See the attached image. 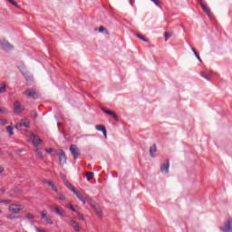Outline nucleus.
Wrapping results in <instances>:
<instances>
[{
  "label": "nucleus",
  "instance_id": "obj_1",
  "mask_svg": "<svg viewBox=\"0 0 232 232\" xmlns=\"http://www.w3.org/2000/svg\"><path fill=\"white\" fill-rule=\"evenodd\" d=\"M24 95L25 97H28V99H38L39 98V92H37V89L31 88L27 89L24 92Z\"/></svg>",
  "mask_w": 232,
  "mask_h": 232
},
{
  "label": "nucleus",
  "instance_id": "obj_2",
  "mask_svg": "<svg viewBox=\"0 0 232 232\" xmlns=\"http://www.w3.org/2000/svg\"><path fill=\"white\" fill-rule=\"evenodd\" d=\"M8 209L11 213H14V215H19L21 211L24 209V207L21 204H11L9 205Z\"/></svg>",
  "mask_w": 232,
  "mask_h": 232
},
{
  "label": "nucleus",
  "instance_id": "obj_3",
  "mask_svg": "<svg viewBox=\"0 0 232 232\" xmlns=\"http://www.w3.org/2000/svg\"><path fill=\"white\" fill-rule=\"evenodd\" d=\"M49 209L56 215H59V217H66V211L57 206H49Z\"/></svg>",
  "mask_w": 232,
  "mask_h": 232
},
{
  "label": "nucleus",
  "instance_id": "obj_4",
  "mask_svg": "<svg viewBox=\"0 0 232 232\" xmlns=\"http://www.w3.org/2000/svg\"><path fill=\"white\" fill-rule=\"evenodd\" d=\"M14 111L15 115H21L24 111V107L19 102V101L14 102Z\"/></svg>",
  "mask_w": 232,
  "mask_h": 232
},
{
  "label": "nucleus",
  "instance_id": "obj_5",
  "mask_svg": "<svg viewBox=\"0 0 232 232\" xmlns=\"http://www.w3.org/2000/svg\"><path fill=\"white\" fill-rule=\"evenodd\" d=\"M71 151V155H72L73 159H77L78 157H81V150L77 147V145L72 144L69 148Z\"/></svg>",
  "mask_w": 232,
  "mask_h": 232
},
{
  "label": "nucleus",
  "instance_id": "obj_6",
  "mask_svg": "<svg viewBox=\"0 0 232 232\" xmlns=\"http://www.w3.org/2000/svg\"><path fill=\"white\" fill-rule=\"evenodd\" d=\"M57 156L60 165L64 166V164H66L68 160V159L66 158V153H64L63 150H60L59 152H57Z\"/></svg>",
  "mask_w": 232,
  "mask_h": 232
},
{
  "label": "nucleus",
  "instance_id": "obj_7",
  "mask_svg": "<svg viewBox=\"0 0 232 232\" xmlns=\"http://www.w3.org/2000/svg\"><path fill=\"white\" fill-rule=\"evenodd\" d=\"M222 232H232V218H229L223 227H220Z\"/></svg>",
  "mask_w": 232,
  "mask_h": 232
},
{
  "label": "nucleus",
  "instance_id": "obj_8",
  "mask_svg": "<svg viewBox=\"0 0 232 232\" xmlns=\"http://www.w3.org/2000/svg\"><path fill=\"white\" fill-rule=\"evenodd\" d=\"M0 46L5 52L14 50V45H11L6 40L0 41Z\"/></svg>",
  "mask_w": 232,
  "mask_h": 232
},
{
  "label": "nucleus",
  "instance_id": "obj_9",
  "mask_svg": "<svg viewBox=\"0 0 232 232\" xmlns=\"http://www.w3.org/2000/svg\"><path fill=\"white\" fill-rule=\"evenodd\" d=\"M41 217H42L43 220H44V222H46V224H49L50 226H53V221L48 216V212H46V210L42 211Z\"/></svg>",
  "mask_w": 232,
  "mask_h": 232
},
{
  "label": "nucleus",
  "instance_id": "obj_10",
  "mask_svg": "<svg viewBox=\"0 0 232 232\" xmlns=\"http://www.w3.org/2000/svg\"><path fill=\"white\" fill-rule=\"evenodd\" d=\"M161 173H169V160H167L160 167Z\"/></svg>",
  "mask_w": 232,
  "mask_h": 232
},
{
  "label": "nucleus",
  "instance_id": "obj_11",
  "mask_svg": "<svg viewBox=\"0 0 232 232\" xmlns=\"http://www.w3.org/2000/svg\"><path fill=\"white\" fill-rule=\"evenodd\" d=\"M202 10L205 12V14L209 17V19L213 18V13H211V10L208 5H206L204 3L200 5Z\"/></svg>",
  "mask_w": 232,
  "mask_h": 232
},
{
  "label": "nucleus",
  "instance_id": "obj_12",
  "mask_svg": "<svg viewBox=\"0 0 232 232\" xmlns=\"http://www.w3.org/2000/svg\"><path fill=\"white\" fill-rule=\"evenodd\" d=\"M31 139H33L34 146H41V144H43V140H41L39 137H36L34 133L31 134Z\"/></svg>",
  "mask_w": 232,
  "mask_h": 232
},
{
  "label": "nucleus",
  "instance_id": "obj_13",
  "mask_svg": "<svg viewBox=\"0 0 232 232\" xmlns=\"http://www.w3.org/2000/svg\"><path fill=\"white\" fill-rule=\"evenodd\" d=\"M71 191H72V193H74V195H76L77 198H79V200L81 202H82V204H86V199H84V197H82V195H81V192H78L75 189V187H73L72 188H71Z\"/></svg>",
  "mask_w": 232,
  "mask_h": 232
},
{
  "label": "nucleus",
  "instance_id": "obj_14",
  "mask_svg": "<svg viewBox=\"0 0 232 232\" xmlns=\"http://www.w3.org/2000/svg\"><path fill=\"white\" fill-rule=\"evenodd\" d=\"M23 126H24V128H30V122L24 120H22V121L16 125H14V128L16 130H21V128H23Z\"/></svg>",
  "mask_w": 232,
  "mask_h": 232
},
{
  "label": "nucleus",
  "instance_id": "obj_15",
  "mask_svg": "<svg viewBox=\"0 0 232 232\" xmlns=\"http://www.w3.org/2000/svg\"><path fill=\"white\" fill-rule=\"evenodd\" d=\"M61 179H62L63 184H65V186L69 189H72L73 188V185H72V183H70V181H68V179H66V176L64 174H61Z\"/></svg>",
  "mask_w": 232,
  "mask_h": 232
},
{
  "label": "nucleus",
  "instance_id": "obj_16",
  "mask_svg": "<svg viewBox=\"0 0 232 232\" xmlns=\"http://www.w3.org/2000/svg\"><path fill=\"white\" fill-rule=\"evenodd\" d=\"M70 226H72V227L74 229V231L79 232L81 231V226H79V223H77V221L75 220H71L69 222Z\"/></svg>",
  "mask_w": 232,
  "mask_h": 232
},
{
  "label": "nucleus",
  "instance_id": "obj_17",
  "mask_svg": "<svg viewBox=\"0 0 232 232\" xmlns=\"http://www.w3.org/2000/svg\"><path fill=\"white\" fill-rule=\"evenodd\" d=\"M92 208L94 209L96 215L101 218H102V209L101 208V207L97 206V205H92Z\"/></svg>",
  "mask_w": 232,
  "mask_h": 232
},
{
  "label": "nucleus",
  "instance_id": "obj_18",
  "mask_svg": "<svg viewBox=\"0 0 232 232\" xmlns=\"http://www.w3.org/2000/svg\"><path fill=\"white\" fill-rule=\"evenodd\" d=\"M150 153L152 159H155V153H157V145L153 144L150 147Z\"/></svg>",
  "mask_w": 232,
  "mask_h": 232
},
{
  "label": "nucleus",
  "instance_id": "obj_19",
  "mask_svg": "<svg viewBox=\"0 0 232 232\" xmlns=\"http://www.w3.org/2000/svg\"><path fill=\"white\" fill-rule=\"evenodd\" d=\"M96 130L98 131H102L103 133V137H107V134H106V127L104 125H96Z\"/></svg>",
  "mask_w": 232,
  "mask_h": 232
},
{
  "label": "nucleus",
  "instance_id": "obj_20",
  "mask_svg": "<svg viewBox=\"0 0 232 232\" xmlns=\"http://www.w3.org/2000/svg\"><path fill=\"white\" fill-rule=\"evenodd\" d=\"M45 184H48V186H50V188H52L53 191H54L55 193H57V191H59L57 189V187H55V184H53V182H52L50 180H45Z\"/></svg>",
  "mask_w": 232,
  "mask_h": 232
},
{
  "label": "nucleus",
  "instance_id": "obj_21",
  "mask_svg": "<svg viewBox=\"0 0 232 232\" xmlns=\"http://www.w3.org/2000/svg\"><path fill=\"white\" fill-rule=\"evenodd\" d=\"M85 177H86V179H87V180H92V179H93V177H94V174H93V172L89 171V172H87V173L85 174Z\"/></svg>",
  "mask_w": 232,
  "mask_h": 232
},
{
  "label": "nucleus",
  "instance_id": "obj_22",
  "mask_svg": "<svg viewBox=\"0 0 232 232\" xmlns=\"http://www.w3.org/2000/svg\"><path fill=\"white\" fill-rule=\"evenodd\" d=\"M192 52L195 57H197V59L199 61V63H202V59L200 58V55L198 54V53H197V50H195V48H192Z\"/></svg>",
  "mask_w": 232,
  "mask_h": 232
},
{
  "label": "nucleus",
  "instance_id": "obj_23",
  "mask_svg": "<svg viewBox=\"0 0 232 232\" xmlns=\"http://www.w3.org/2000/svg\"><path fill=\"white\" fill-rule=\"evenodd\" d=\"M5 129H6V131H8L9 136L12 137V135H14V127L7 126Z\"/></svg>",
  "mask_w": 232,
  "mask_h": 232
},
{
  "label": "nucleus",
  "instance_id": "obj_24",
  "mask_svg": "<svg viewBox=\"0 0 232 232\" xmlns=\"http://www.w3.org/2000/svg\"><path fill=\"white\" fill-rule=\"evenodd\" d=\"M135 35H136V37H138V39H140V41H143L144 43H148V39H146L141 34H136Z\"/></svg>",
  "mask_w": 232,
  "mask_h": 232
},
{
  "label": "nucleus",
  "instance_id": "obj_25",
  "mask_svg": "<svg viewBox=\"0 0 232 232\" xmlns=\"http://www.w3.org/2000/svg\"><path fill=\"white\" fill-rule=\"evenodd\" d=\"M6 92V84L2 83L0 86V93H5Z\"/></svg>",
  "mask_w": 232,
  "mask_h": 232
},
{
  "label": "nucleus",
  "instance_id": "obj_26",
  "mask_svg": "<svg viewBox=\"0 0 232 232\" xmlns=\"http://www.w3.org/2000/svg\"><path fill=\"white\" fill-rule=\"evenodd\" d=\"M25 218H27L28 220H34V218H35V216H34V214H25Z\"/></svg>",
  "mask_w": 232,
  "mask_h": 232
},
{
  "label": "nucleus",
  "instance_id": "obj_27",
  "mask_svg": "<svg viewBox=\"0 0 232 232\" xmlns=\"http://www.w3.org/2000/svg\"><path fill=\"white\" fill-rule=\"evenodd\" d=\"M66 208H68L69 209H71V211H73V213H76V212H77V210L75 209V208H73V205H72V204H68V205L66 206Z\"/></svg>",
  "mask_w": 232,
  "mask_h": 232
},
{
  "label": "nucleus",
  "instance_id": "obj_28",
  "mask_svg": "<svg viewBox=\"0 0 232 232\" xmlns=\"http://www.w3.org/2000/svg\"><path fill=\"white\" fill-rule=\"evenodd\" d=\"M171 32L168 31L165 32V41H168V39H169V37H171Z\"/></svg>",
  "mask_w": 232,
  "mask_h": 232
},
{
  "label": "nucleus",
  "instance_id": "obj_29",
  "mask_svg": "<svg viewBox=\"0 0 232 232\" xmlns=\"http://www.w3.org/2000/svg\"><path fill=\"white\" fill-rule=\"evenodd\" d=\"M35 151L37 152V156L39 157V159H42V160L44 159V157L43 156V152H41V150L36 149Z\"/></svg>",
  "mask_w": 232,
  "mask_h": 232
},
{
  "label": "nucleus",
  "instance_id": "obj_30",
  "mask_svg": "<svg viewBox=\"0 0 232 232\" xmlns=\"http://www.w3.org/2000/svg\"><path fill=\"white\" fill-rule=\"evenodd\" d=\"M11 202L10 199H0V204H10Z\"/></svg>",
  "mask_w": 232,
  "mask_h": 232
},
{
  "label": "nucleus",
  "instance_id": "obj_31",
  "mask_svg": "<svg viewBox=\"0 0 232 232\" xmlns=\"http://www.w3.org/2000/svg\"><path fill=\"white\" fill-rule=\"evenodd\" d=\"M13 6H15L16 8H19V5L14 0H7Z\"/></svg>",
  "mask_w": 232,
  "mask_h": 232
},
{
  "label": "nucleus",
  "instance_id": "obj_32",
  "mask_svg": "<svg viewBox=\"0 0 232 232\" xmlns=\"http://www.w3.org/2000/svg\"><path fill=\"white\" fill-rule=\"evenodd\" d=\"M201 77H203V79H206L207 81H210L209 76L206 72H201Z\"/></svg>",
  "mask_w": 232,
  "mask_h": 232
},
{
  "label": "nucleus",
  "instance_id": "obj_33",
  "mask_svg": "<svg viewBox=\"0 0 232 232\" xmlns=\"http://www.w3.org/2000/svg\"><path fill=\"white\" fill-rule=\"evenodd\" d=\"M102 110L104 113H107L108 115H111L113 113V111H111L108 109L102 108Z\"/></svg>",
  "mask_w": 232,
  "mask_h": 232
},
{
  "label": "nucleus",
  "instance_id": "obj_34",
  "mask_svg": "<svg viewBox=\"0 0 232 232\" xmlns=\"http://www.w3.org/2000/svg\"><path fill=\"white\" fill-rule=\"evenodd\" d=\"M6 218H8V220H14V218H17V217H15L14 214H10L6 216Z\"/></svg>",
  "mask_w": 232,
  "mask_h": 232
},
{
  "label": "nucleus",
  "instance_id": "obj_35",
  "mask_svg": "<svg viewBox=\"0 0 232 232\" xmlns=\"http://www.w3.org/2000/svg\"><path fill=\"white\" fill-rule=\"evenodd\" d=\"M111 117H113L114 121H116V122H119V116H117V114L115 112H112V114H111Z\"/></svg>",
  "mask_w": 232,
  "mask_h": 232
},
{
  "label": "nucleus",
  "instance_id": "obj_36",
  "mask_svg": "<svg viewBox=\"0 0 232 232\" xmlns=\"http://www.w3.org/2000/svg\"><path fill=\"white\" fill-rule=\"evenodd\" d=\"M77 215H78L79 220L84 221V216L82 214H81V212H77Z\"/></svg>",
  "mask_w": 232,
  "mask_h": 232
},
{
  "label": "nucleus",
  "instance_id": "obj_37",
  "mask_svg": "<svg viewBox=\"0 0 232 232\" xmlns=\"http://www.w3.org/2000/svg\"><path fill=\"white\" fill-rule=\"evenodd\" d=\"M8 123V121H6V120H5V119H1L0 120V124H1V126H5V124H7Z\"/></svg>",
  "mask_w": 232,
  "mask_h": 232
},
{
  "label": "nucleus",
  "instance_id": "obj_38",
  "mask_svg": "<svg viewBox=\"0 0 232 232\" xmlns=\"http://www.w3.org/2000/svg\"><path fill=\"white\" fill-rule=\"evenodd\" d=\"M58 200H66V197L63 194H59Z\"/></svg>",
  "mask_w": 232,
  "mask_h": 232
},
{
  "label": "nucleus",
  "instance_id": "obj_39",
  "mask_svg": "<svg viewBox=\"0 0 232 232\" xmlns=\"http://www.w3.org/2000/svg\"><path fill=\"white\" fill-rule=\"evenodd\" d=\"M0 113H8V111L5 108H0Z\"/></svg>",
  "mask_w": 232,
  "mask_h": 232
},
{
  "label": "nucleus",
  "instance_id": "obj_40",
  "mask_svg": "<svg viewBox=\"0 0 232 232\" xmlns=\"http://www.w3.org/2000/svg\"><path fill=\"white\" fill-rule=\"evenodd\" d=\"M153 3L156 5V6L160 7V1H159V0H154Z\"/></svg>",
  "mask_w": 232,
  "mask_h": 232
},
{
  "label": "nucleus",
  "instance_id": "obj_41",
  "mask_svg": "<svg viewBox=\"0 0 232 232\" xmlns=\"http://www.w3.org/2000/svg\"><path fill=\"white\" fill-rule=\"evenodd\" d=\"M98 30L100 33H102L104 30H106V28H104V26H100Z\"/></svg>",
  "mask_w": 232,
  "mask_h": 232
},
{
  "label": "nucleus",
  "instance_id": "obj_42",
  "mask_svg": "<svg viewBox=\"0 0 232 232\" xmlns=\"http://www.w3.org/2000/svg\"><path fill=\"white\" fill-rule=\"evenodd\" d=\"M45 151L47 153H53V149L50 148V149H46Z\"/></svg>",
  "mask_w": 232,
  "mask_h": 232
},
{
  "label": "nucleus",
  "instance_id": "obj_43",
  "mask_svg": "<svg viewBox=\"0 0 232 232\" xmlns=\"http://www.w3.org/2000/svg\"><path fill=\"white\" fill-rule=\"evenodd\" d=\"M88 203L91 204V206H95V204H93V199H89Z\"/></svg>",
  "mask_w": 232,
  "mask_h": 232
},
{
  "label": "nucleus",
  "instance_id": "obj_44",
  "mask_svg": "<svg viewBox=\"0 0 232 232\" xmlns=\"http://www.w3.org/2000/svg\"><path fill=\"white\" fill-rule=\"evenodd\" d=\"M3 171H5V168L0 167V175H1V173H3Z\"/></svg>",
  "mask_w": 232,
  "mask_h": 232
},
{
  "label": "nucleus",
  "instance_id": "obj_45",
  "mask_svg": "<svg viewBox=\"0 0 232 232\" xmlns=\"http://www.w3.org/2000/svg\"><path fill=\"white\" fill-rule=\"evenodd\" d=\"M23 151H24V149H21V150H17V153H23Z\"/></svg>",
  "mask_w": 232,
  "mask_h": 232
},
{
  "label": "nucleus",
  "instance_id": "obj_46",
  "mask_svg": "<svg viewBox=\"0 0 232 232\" xmlns=\"http://www.w3.org/2000/svg\"><path fill=\"white\" fill-rule=\"evenodd\" d=\"M198 1V3L201 5H203V1L202 0H197Z\"/></svg>",
  "mask_w": 232,
  "mask_h": 232
},
{
  "label": "nucleus",
  "instance_id": "obj_47",
  "mask_svg": "<svg viewBox=\"0 0 232 232\" xmlns=\"http://www.w3.org/2000/svg\"><path fill=\"white\" fill-rule=\"evenodd\" d=\"M0 191H1L2 193H5V192H6V189L1 188Z\"/></svg>",
  "mask_w": 232,
  "mask_h": 232
},
{
  "label": "nucleus",
  "instance_id": "obj_48",
  "mask_svg": "<svg viewBox=\"0 0 232 232\" xmlns=\"http://www.w3.org/2000/svg\"><path fill=\"white\" fill-rule=\"evenodd\" d=\"M133 0H130V5H131V6H133Z\"/></svg>",
  "mask_w": 232,
  "mask_h": 232
},
{
  "label": "nucleus",
  "instance_id": "obj_49",
  "mask_svg": "<svg viewBox=\"0 0 232 232\" xmlns=\"http://www.w3.org/2000/svg\"><path fill=\"white\" fill-rule=\"evenodd\" d=\"M0 226H5V224L3 223V220H0Z\"/></svg>",
  "mask_w": 232,
  "mask_h": 232
},
{
  "label": "nucleus",
  "instance_id": "obj_50",
  "mask_svg": "<svg viewBox=\"0 0 232 232\" xmlns=\"http://www.w3.org/2000/svg\"><path fill=\"white\" fill-rule=\"evenodd\" d=\"M23 75L26 77L28 75V73L23 72Z\"/></svg>",
  "mask_w": 232,
  "mask_h": 232
},
{
  "label": "nucleus",
  "instance_id": "obj_51",
  "mask_svg": "<svg viewBox=\"0 0 232 232\" xmlns=\"http://www.w3.org/2000/svg\"><path fill=\"white\" fill-rule=\"evenodd\" d=\"M1 213H3V211L0 210V215H1Z\"/></svg>",
  "mask_w": 232,
  "mask_h": 232
},
{
  "label": "nucleus",
  "instance_id": "obj_52",
  "mask_svg": "<svg viewBox=\"0 0 232 232\" xmlns=\"http://www.w3.org/2000/svg\"><path fill=\"white\" fill-rule=\"evenodd\" d=\"M150 1H152V3H153L155 0H150Z\"/></svg>",
  "mask_w": 232,
  "mask_h": 232
}]
</instances>
